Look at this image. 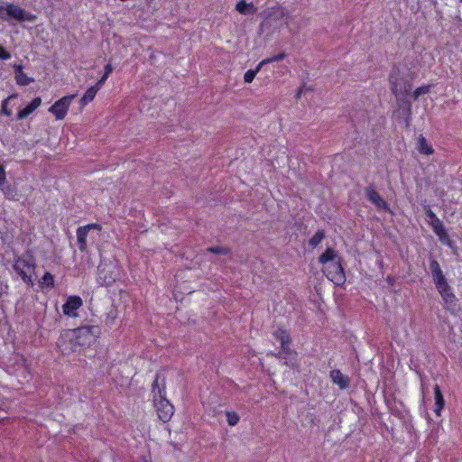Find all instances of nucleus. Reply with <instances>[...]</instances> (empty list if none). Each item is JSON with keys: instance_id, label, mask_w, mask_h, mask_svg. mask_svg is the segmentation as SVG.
<instances>
[{"instance_id": "f257e3e1", "label": "nucleus", "mask_w": 462, "mask_h": 462, "mask_svg": "<svg viewBox=\"0 0 462 462\" xmlns=\"http://www.w3.org/2000/svg\"><path fill=\"white\" fill-rule=\"evenodd\" d=\"M99 334L97 326H82L64 331L57 345L62 352H77L80 347L90 346Z\"/></svg>"}, {"instance_id": "f03ea898", "label": "nucleus", "mask_w": 462, "mask_h": 462, "mask_svg": "<svg viewBox=\"0 0 462 462\" xmlns=\"http://www.w3.org/2000/svg\"><path fill=\"white\" fill-rule=\"evenodd\" d=\"M13 268L25 283L30 287L33 286L32 274L35 270V263L32 259H26L23 256L19 257L14 261Z\"/></svg>"}, {"instance_id": "7ed1b4c3", "label": "nucleus", "mask_w": 462, "mask_h": 462, "mask_svg": "<svg viewBox=\"0 0 462 462\" xmlns=\"http://www.w3.org/2000/svg\"><path fill=\"white\" fill-rule=\"evenodd\" d=\"M11 19L18 22H34L36 20V15L25 11L20 6L14 4H6L5 5V21L9 22Z\"/></svg>"}, {"instance_id": "20e7f679", "label": "nucleus", "mask_w": 462, "mask_h": 462, "mask_svg": "<svg viewBox=\"0 0 462 462\" xmlns=\"http://www.w3.org/2000/svg\"><path fill=\"white\" fill-rule=\"evenodd\" d=\"M433 282L446 303H453L456 300L455 294L452 292L451 287L443 274V272L432 276Z\"/></svg>"}, {"instance_id": "39448f33", "label": "nucleus", "mask_w": 462, "mask_h": 462, "mask_svg": "<svg viewBox=\"0 0 462 462\" xmlns=\"http://www.w3.org/2000/svg\"><path fill=\"white\" fill-rule=\"evenodd\" d=\"M389 80L391 90L397 98H403L411 90V84L395 73L390 74Z\"/></svg>"}, {"instance_id": "423d86ee", "label": "nucleus", "mask_w": 462, "mask_h": 462, "mask_svg": "<svg viewBox=\"0 0 462 462\" xmlns=\"http://www.w3.org/2000/svg\"><path fill=\"white\" fill-rule=\"evenodd\" d=\"M158 417L164 422L170 420L174 412L173 405L166 399L165 395H159L153 400Z\"/></svg>"}, {"instance_id": "0eeeda50", "label": "nucleus", "mask_w": 462, "mask_h": 462, "mask_svg": "<svg viewBox=\"0 0 462 462\" xmlns=\"http://www.w3.org/2000/svg\"><path fill=\"white\" fill-rule=\"evenodd\" d=\"M323 272L331 282L337 284L343 283L346 281V276L340 258L326 266Z\"/></svg>"}, {"instance_id": "6e6552de", "label": "nucleus", "mask_w": 462, "mask_h": 462, "mask_svg": "<svg viewBox=\"0 0 462 462\" xmlns=\"http://www.w3.org/2000/svg\"><path fill=\"white\" fill-rule=\"evenodd\" d=\"M76 95L63 97L59 99L49 108V112L53 114L58 120L65 117L71 101L75 98Z\"/></svg>"}, {"instance_id": "1a4fd4ad", "label": "nucleus", "mask_w": 462, "mask_h": 462, "mask_svg": "<svg viewBox=\"0 0 462 462\" xmlns=\"http://www.w3.org/2000/svg\"><path fill=\"white\" fill-rule=\"evenodd\" d=\"M98 278L106 285H110L118 278V271L115 263L100 264L98 266Z\"/></svg>"}, {"instance_id": "9d476101", "label": "nucleus", "mask_w": 462, "mask_h": 462, "mask_svg": "<svg viewBox=\"0 0 462 462\" xmlns=\"http://www.w3.org/2000/svg\"><path fill=\"white\" fill-rule=\"evenodd\" d=\"M94 229L100 231L101 226L98 224H88L84 226H79L77 229V243H78L79 249L81 252H84L87 250V236H88V233Z\"/></svg>"}, {"instance_id": "9b49d317", "label": "nucleus", "mask_w": 462, "mask_h": 462, "mask_svg": "<svg viewBox=\"0 0 462 462\" xmlns=\"http://www.w3.org/2000/svg\"><path fill=\"white\" fill-rule=\"evenodd\" d=\"M426 216L430 219L429 222H430L433 231L439 237V239L443 240L444 238H447L448 237V234H447L446 230H445L443 223L437 217V215L431 209L429 208L426 211Z\"/></svg>"}, {"instance_id": "f8f14e48", "label": "nucleus", "mask_w": 462, "mask_h": 462, "mask_svg": "<svg viewBox=\"0 0 462 462\" xmlns=\"http://www.w3.org/2000/svg\"><path fill=\"white\" fill-rule=\"evenodd\" d=\"M83 305V301L79 296H69L66 303L62 306L63 313L69 317H76L77 310Z\"/></svg>"}, {"instance_id": "ddd939ff", "label": "nucleus", "mask_w": 462, "mask_h": 462, "mask_svg": "<svg viewBox=\"0 0 462 462\" xmlns=\"http://www.w3.org/2000/svg\"><path fill=\"white\" fill-rule=\"evenodd\" d=\"M365 194L369 201L373 203L377 208L389 209L386 201L379 195L374 187H367L365 189Z\"/></svg>"}, {"instance_id": "4468645a", "label": "nucleus", "mask_w": 462, "mask_h": 462, "mask_svg": "<svg viewBox=\"0 0 462 462\" xmlns=\"http://www.w3.org/2000/svg\"><path fill=\"white\" fill-rule=\"evenodd\" d=\"M42 104L41 97H35L32 101L27 105L24 108L21 109L17 113V119L23 120L29 116L34 110H36Z\"/></svg>"}, {"instance_id": "2eb2a0df", "label": "nucleus", "mask_w": 462, "mask_h": 462, "mask_svg": "<svg viewBox=\"0 0 462 462\" xmlns=\"http://www.w3.org/2000/svg\"><path fill=\"white\" fill-rule=\"evenodd\" d=\"M276 357L285 359V364L289 365V362H291L296 359L297 353L290 348V344H285L281 346V350L278 354L275 355Z\"/></svg>"}, {"instance_id": "dca6fc26", "label": "nucleus", "mask_w": 462, "mask_h": 462, "mask_svg": "<svg viewBox=\"0 0 462 462\" xmlns=\"http://www.w3.org/2000/svg\"><path fill=\"white\" fill-rule=\"evenodd\" d=\"M330 378L334 383L340 387V389H346L349 386V379L339 370H332L330 372Z\"/></svg>"}, {"instance_id": "f3484780", "label": "nucleus", "mask_w": 462, "mask_h": 462, "mask_svg": "<svg viewBox=\"0 0 462 462\" xmlns=\"http://www.w3.org/2000/svg\"><path fill=\"white\" fill-rule=\"evenodd\" d=\"M161 374H157L156 377L152 385V393L153 396V400L155 397L159 398V395H165V382L164 378L162 379V383H160Z\"/></svg>"}, {"instance_id": "a211bd4d", "label": "nucleus", "mask_w": 462, "mask_h": 462, "mask_svg": "<svg viewBox=\"0 0 462 462\" xmlns=\"http://www.w3.org/2000/svg\"><path fill=\"white\" fill-rule=\"evenodd\" d=\"M16 83L20 86H28L34 81L32 78L28 77L21 65H14Z\"/></svg>"}, {"instance_id": "6ab92c4d", "label": "nucleus", "mask_w": 462, "mask_h": 462, "mask_svg": "<svg viewBox=\"0 0 462 462\" xmlns=\"http://www.w3.org/2000/svg\"><path fill=\"white\" fill-rule=\"evenodd\" d=\"M434 398H435L434 411L436 412L437 415H439L441 410L444 407L445 401H444L440 387L438 384H436L434 386Z\"/></svg>"}, {"instance_id": "aec40b11", "label": "nucleus", "mask_w": 462, "mask_h": 462, "mask_svg": "<svg viewBox=\"0 0 462 462\" xmlns=\"http://www.w3.org/2000/svg\"><path fill=\"white\" fill-rule=\"evenodd\" d=\"M236 10L241 14H253L256 12V7L253 3L248 4L245 0H241L236 4Z\"/></svg>"}, {"instance_id": "412c9836", "label": "nucleus", "mask_w": 462, "mask_h": 462, "mask_svg": "<svg viewBox=\"0 0 462 462\" xmlns=\"http://www.w3.org/2000/svg\"><path fill=\"white\" fill-rule=\"evenodd\" d=\"M338 258L339 257L333 248H328L321 255H319V262L322 264L328 263L329 262L332 263Z\"/></svg>"}, {"instance_id": "4be33fe9", "label": "nucleus", "mask_w": 462, "mask_h": 462, "mask_svg": "<svg viewBox=\"0 0 462 462\" xmlns=\"http://www.w3.org/2000/svg\"><path fill=\"white\" fill-rule=\"evenodd\" d=\"M418 150L420 153L429 155L433 152L432 147L427 143V140L422 135H420L418 140Z\"/></svg>"}, {"instance_id": "5701e85b", "label": "nucleus", "mask_w": 462, "mask_h": 462, "mask_svg": "<svg viewBox=\"0 0 462 462\" xmlns=\"http://www.w3.org/2000/svg\"><path fill=\"white\" fill-rule=\"evenodd\" d=\"M98 90L97 88L92 86L89 88L84 94V96L80 99V105L86 106L88 102L92 101Z\"/></svg>"}, {"instance_id": "b1692460", "label": "nucleus", "mask_w": 462, "mask_h": 462, "mask_svg": "<svg viewBox=\"0 0 462 462\" xmlns=\"http://www.w3.org/2000/svg\"><path fill=\"white\" fill-rule=\"evenodd\" d=\"M40 287L52 289L54 287L53 276L50 273H45L42 278L39 281Z\"/></svg>"}, {"instance_id": "393cba45", "label": "nucleus", "mask_w": 462, "mask_h": 462, "mask_svg": "<svg viewBox=\"0 0 462 462\" xmlns=\"http://www.w3.org/2000/svg\"><path fill=\"white\" fill-rule=\"evenodd\" d=\"M273 337L281 343V346L285 344L291 343V338L288 333L282 329H278L273 332Z\"/></svg>"}, {"instance_id": "a878e982", "label": "nucleus", "mask_w": 462, "mask_h": 462, "mask_svg": "<svg viewBox=\"0 0 462 462\" xmlns=\"http://www.w3.org/2000/svg\"><path fill=\"white\" fill-rule=\"evenodd\" d=\"M207 251L218 255H229L231 254L230 249L225 246H212L207 248Z\"/></svg>"}, {"instance_id": "bb28decb", "label": "nucleus", "mask_w": 462, "mask_h": 462, "mask_svg": "<svg viewBox=\"0 0 462 462\" xmlns=\"http://www.w3.org/2000/svg\"><path fill=\"white\" fill-rule=\"evenodd\" d=\"M325 238V232L323 230H319L316 234L310 239V245L312 247H316L320 242Z\"/></svg>"}, {"instance_id": "cd10ccee", "label": "nucleus", "mask_w": 462, "mask_h": 462, "mask_svg": "<svg viewBox=\"0 0 462 462\" xmlns=\"http://www.w3.org/2000/svg\"><path fill=\"white\" fill-rule=\"evenodd\" d=\"M286 56V54L284 52H281L279 53L278 55H274L273 57H270V58H267V59H264L260 63H259V67H263V65L265 64H268V63H271V62H275V61H280L282 60V59H284V57Z\"/></svg>"}, {"instance_id": "c85d7f7f", "label": "nucleus", "mask_w": 462, "mask_h": 462, "mask_svg": "<svg viewBox=\"0 0 462 462\" xmlns=\"http://www.w3.org/2000/svg\"><path fill=\"white\" fill-rule=\"evenodd\" d=\"M261 68L262 67H259V65H258L255 69L247 70L244 76L245 82H246V83L252 82L254 80V79L255 78V75L257 74V72L261 69Z\"/></svg>"}, {"instance_id": "c756f323", "label": "nucleus", "mask_w": 462, "mask_h": 462, "mask_svg": "<svg viewBox=\"0 0 462 462\" xmlns=\"http://www.w3.org/2000/svg\"><path fill=\"white\" fill-rule=\"evenodd\" d=\"M430 270L431 272L432 276L442 273L439 263L435 259H430Z\"/></svg>"}, {"instance_id": "7c9ffc66", "label": "nucleus", "mask_w": 462, "mask_h": 462, "mask_svg": "<svg viewBox=\"0 0 462 462\" xmlns=\"http://www.w3.org/2000/svg\"><path fill=\"white\" fill-rule=\"evenodd\" d=\"M226 419L230 426H235L239 421V416L234 411H226Z\"/></svg>"}, {"instance_id": "2f4dec72", "label": "nucleus", "mask_w": 462, "mask_h": 462, "mask_svg": "<svg viewBox=\"0 0 462 462\" xmlns=\"http://www.w3.org/2000/svg\"><path fill=\"white\" fill-rule=\"evenodd\" d=\"M16 95H12V96H9L7 98H5L3 102H2V109H1V112L6 116H9L12 115V111L8 109L7 107V105H8V102L10 99L15 97Z\"/></svg>"}, {"instance_id": "473e14b6", "label": "nucleus", "mask_w": 462, "mask_h": 462, "mask_svg": "<svg viewBox=\"0 0 462 462\" xmlns=\"http://www.w3.org/2000/svg\"><path fill=\"white\" fill-rule=\"evenodd\" d=\"M430 91V86H422L415 89L412 96L413 98L416 100L419 98L420 96L427 94Z\"/></svg>"}, {"instance_id": "72a5a7b5", "label": "nucleus", "mask_w": 462, "mask_h": 462, "mask_svg": "<svg viewBox=\"0 0 462 462\" xmlns=\"http://www.w3.org/2000/svg\"><path fill=\"white\" fill-rule=\"evenodd\" d=\"M10 58L11 54L2 45H0V59L6 60Z\"/></svg>"}, {"instance_id": "f704fd0d", "label": "nucleus", "mask_w": 462, "mask_h": 462, "mask_svg": "<svg viewBox=\"0 0 462 462\" xmlns=\"http://www.w3.org/2000/svg\"><path fill=\"white\" fill-rule=\"evenodd\" d=\"M274 14L278 18L282 19L288 16V13L282 7H278L277 10L274 12Z\"/></svg>"}, {"instance_id": "c9c22d12", "label": "nucleus", "mask_w": 462, "mask_h": 462, "mask_svg": "<svg viewBox=\"0 0 462 462\" xmlns=\"http://www.w3.org/2000/svg\"><path fill=\"white\" fill-rule=\"evenodd\" d=\"M5 171L3 165H0V186L5 182Z\"/></svg>"}, {"instance_id": "e433bc0d", "label": "nucleus", "mask_w": 462, "mask_h": 462, "mask_svg": "<svg viewBox=\"0 0 462 462\" xmlns=\"http://www.w3.org/2000/svg\"><path fill=\"white\" fill-rule=\"evenodd\" d=\"M113 71V67L111 64H106V67H105V78H108V76L112 73Z\"/></svg>"}, {"instance_id": "4c0bfd02", "label": "nucleus", "mask_w": 462, "mask_h": 462, "mask_svg": "<svg viewBox=\"0 0 462 462\" xmlns=\"http://www.w3.org/2000/svg\"><path fill=\"white\" fill-rule=\"evenodd\" d=\"M106 79L107 78H105V75H103V77L96 83L94 87L97 88V90H99L100 88L104 85Z\"/></svg>"}, {"instance_id": "58836bf2", "label": "nucleus", "mask_w": 462, "mask_h": 462, "mask_svg": "<svg viewBox=\"0 0 462 462\" xmlns=\"http://www.w3.org/2000/svg\"><path fill=\"white\" fill-rule=\"evenodd\" d=\"M5 5H0V19L5 21Z\"/></svg>"}, {"instance_id": "ea45409f", "label": "nucleus", "mask_w": 462, "mask_h": 462, "mask_svg": "<svg viewBox=\"0 0 462 462\" xmlns=\"http://www.w3.org/2000/svg\"><path fill=\"white\" fill-rule=\"evenodd\" d=\"M304 88H305V85H304V86H302V87L299 89L298 93L296 94V97H297V98H300V95L302 94V92H303Z\"/></svg>"}]
</instances>
